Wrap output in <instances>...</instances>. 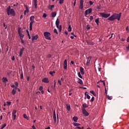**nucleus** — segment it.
<instances>
[{"label": "nucleus", "mask_w": 129, "mask_h": 129, "mask_svg": "<svg viewBox=\"0 0 129 129\" xmlns=\"http://www.w3.org/2000/svg\"><path fill=\"white\" fill-rule=\"evenodd\" d=\"M25 8H26V13H29V9H28V6L26 5H24Z\"/></svg>", "instance_id": "nucleus-33"}, {"label": "nucleus", "mask_w": 129, "mask_h": 129, "mask_svg": "<svg viewBox=\"0 0 129 129\" xmlns=\"http://www.w3.org/2000/svg\"><path fill=\"white\" fill-rule=\"evenodd\" d=\"M80 72H81V74L82 75H84V69H83V68H82V67H80Z\"/></svg>", "instance_id": "nucleus-14"}, {"label": "nucleus", "mask_w": 129, "mask_h": 129, "mask_svg": "<svg viewBox=\"0 0 129 129\" xmlns=\"http://www.w3.org/2000/svg\"><path fill=\"white\" fill-rule=\"evenodd\" d=\"M56 15H57V13L56 12H53L51 14L52 18H55L56 17Z\"/></svg>", "instance_id": "nucleus-27"}, {"label": "nucleus", "mask_w": 129, "mask_h": 129, "mask_svg": "<svg viewBox=\"0 0 129 129\" xmlns=\"http://www.w3.org/2000/svg\"><path fill=\"white\" fill-rule=\"evenodd\" d=\"M63 68L67 69V60L65 59L63 62Z\"/></svg>", "instance_id": "nucleus-10"}, {"label": "nucleus", "mask_w": 129, "mask_h": 129, "mask_svg": "<svg viewBox=\"0 0 129 129\" xmlns=\"http://www.w3.org/2000/svg\"><path fill=\"white\" fill-rule=\"evenodd\" d=\"M53 8H54V5L49 6L48 9L50 10V11H53Z\"/></svg>", "instance_id": "nucleus-24"}, {"label": "nucleus", "mask_w": 129, "mask_h": 129, "mask_svg": "<svg viewBox=\"0 0 129 129\" xmlns=\"http://www.w3.org/2000/svg\"><path fill=\"white\" fill-rule=\"evenodd\" d=\"M78 83H79V84H81V85H82L83 84V82H82V80L79 79L78 81Z\"/></svg>", "instance_id": "nucleus-21"}, {"label": "nucleus", "mask_w": 129, "mask_h": 129, "mask_svg": "<svg viewBox=\"0 0 129 129\" xmlns=\"http://www.w3.org/2000/svg\"><path fill=\"white\" fill-rule=\"evenodd\" d=\"M33 4H34L35 9H37V0H33Z\"/></svg>", "instance_id": "nucleus-19"}, {"label": "nucleus", "mask_w": 129, "mask_h": 129, "mask_svg": "<svg viewBox=\"0 0 129 129\" xmlns=\"http://www.w3.org/2000/svg\"><path fill=\"white\" fill-rule=\"evenodd\" d=\"M18 88V87H15V89H13L12 91V93L13 95H15L16 94V93L17 92V89Z\"/></svg>", "instance_id": "nucleus-12"}, {"label": "nucleus", "mask_w": 129, "mask_h": 129, "mask_svg": "<svg viewBox=\"0 0 129 129\" xmlns=\"http://www.w3.org/2000/svg\"><path fill=\"white\" fill-rule=\"evenodd\" d=\"M32 128H33V129H36V127H35L34 125H33V126H32Z\"/></svg>", "instance_id": "nucleus-62"}, {"label": "nucleus", "mask_w": 129, "mask_h": 129, "mask_svg": "<svg viewBox=\"0 0 129 129\" xmlns=\"http://www.w3.org/2000/svg\"><path fill=\"white\" fill-rule=\"evenodd\" d=\"M53 120L54 123H56V122L57 121V118L56 117V113L55 112V111H53Z\"/></svg>", "instance_id": "nucleus-8"}, {"label": "nucleus", "mask_w": 129, "mask_h": 129, "mask_svg": "<svg viewBox=\"0 0 129 129\" xmlns=\"http://www.w3.org/2000/svg\"><path fill=\"white\" fill-rule=\"evenodd\" d=\"M6 126H7V124L4 123V124L2 125V127L1 128V129H4V128H5V127H6Z\"/></svg>", "instance_id": "nucleus-36"}, {"label": "nucleus", "mask_w": 129, "mask_h": 129, "mask_svg": "<svg viewBox=\"0 0 129 129\" xmlns=\"http://www.w3.org/2000/svg\"><path fill=\"white\" fill-rule=\"evenodd\" d=\"M16 113H17V110H13V111L12 112V114H16Z\"/></svg>", "instance_id": "nucleus-45"}, {"label": "nucleus", "mask_w": 129, "mask_h": 129, "mask_svg": "<svg viewBox=\"0 0 129 129\" xmlns=\"http://www.w3.org/2000/svg\"><path fill=\"white\" fill-rule=\"evenodd\" d=\"M67 106V109L68 111H70L71 109V107L70 106V104H67L66 105Z\"/></svg>", "instance_id": "nucleus-17"}, {"label": "nucleus", "mask_w": 129, "mask_h": 129, "mask_svg": "<svg viewBox=\"0 0 129 129\" xmlns=\"http://www.w3.org/2000/svg\"><path fill=\"white\" fill-rule=\"evenodd\" d=\"M37 39H38V35L32 36V41H35V40H37Z\"/></svg>", "instance_id": "nucleus-18"}, {"label": "nucleus", "mask_w": 129, "mask_h": 129, "mask_svg": "<svg viewBox=\"0 0 129 129\" xmlns=\"http://www.w3.org/2000/svg\"><path fill=\"white\" fill-rule=\"evenodd\" d=\"M71 31H72V28H71V25H69V27H68V31L69 32H71Z\"/></svg>", "instance_id": "nucleus-29"}, {"label": "nucleus", "mask_w": 129, "mask_h": 129, "mask_svg": "<svg viewBox=\"0 0 129 129\" xmlns=\"http://www.w3.org/2000/svg\"><path fill=\"white\" fill-rule=\"evenodd\" d=\"M83 3H84V1L83 0H80V5H83Z\"/></svg>", "instance_id": "nucleus-50"}, {"label": "nucleus", "mask_w": 129, "mask_h": 129, "mask_svg": "<svg viewBox=\"0 0 129 129\" xmlns=\"http://www.w3.org/2000/svg\"><path fill=\"white\" fill-rule=\"evenodd\" d=\"M100 15L102 17V18H108V17L110 16V14H106L104 13H100Z\"/></svg>", "instance_id": "nucleus-4"}, {"label": "nucleus", "mask_w": 129, "mask_h": 129, "mask_svg": "<svg viewBox=\"0 0 129 129\" xmlns=\"http://www.w3.org/2000/svg\"><path fill=\"white\" fill-rule=\"evenodd\" d=\"M4 27H5V29H7V25H6V23H4Z\"/></svg>", "instance_id": "nucleus-59"}, {"label": "nucleus", "mask_w": 129, "mask_h": 129, "mask_svg": "<svg viewBox=\"0 0 129 129\" xmlns=\"http://www.w3.org/2000/svg\"><path fill=\"white\" fill-rule=\"evenodd\" d=\"M32 26H33V24L30 23V24H29V30H30V31H32V30H33Z\"/></svg>", "instance_id": "nucleus-25"}, {"label": "nucleus", "mask_w": 129, "mask_h": 129, "mask_svg": "<svg viewBox=\"0 0 129 129\" xmlns=\"http://www.w3.org/2000/svg\"><path fill=\"white\" fill-rule=\"evenodd\" d=\"M82 110L85 116H88V115H89V113H88L87 111H86V110L84 108H82Z\"/></svg>", "instance_id": "nucleus-6"}, {"label": "nucleus", "mask_w": 129, "mask_h": 129, "mask_svg": "<svg viewBox=\"0 0 129 129\" xmlns=\"http://www.w3.org/2000/svg\"><path fill=\"white\" fill-rule=\"evenodd\" d=\"M97 83H100V84H103V85L105 86V83H104V81H103L100 80L99 82H97Z\"/></svg>", "instance_id": "nucleus-22"}, {"label": "nucleus", "mask_w": 129, "mask_h": 129, "mask_svg": "<svg viewBox=\"0 0 129 129\" xmlns=\"http://www.w3.org/2000/svg\"><path fill=\"white\" fill-rule=\"evenodd\" d=\"M95 23H96L97 25H99V18H97L95 19Z\"/></svg>", "instance_id": "nucleus-28"}, {"label": "nucleus", "mask_w": 129, "mask_h": 129, "mask_svg": "<svg viewBox=\"0 0 129 129\" xmlns=\"http://www.w3.org/2000/svg\"><path fill=\"white\" fill-rule=\"evenodd\" d=\"M12 60L13 61H14V60H15V56H13V57H12Z\"/></svg>", "instance_id": "nucleus-61"}, {"label": "nucleus", "mask_w": 129, "mask_h": 129, "mask_svg": "<svg viewBox=\"0 0 129 129\" xmlns=\"http://www.w3.org/2000/svg\"><path fill=\"white\" fill-rule=\"evenodd\" d=\"M49 74H50V75L53 76V75H54V74H55V72L54 71L49 72Z\"/></svg>", "instance_id": "nucleus-32"}, {"label": "nucleus", "mask_w": 129, "mask_h": 129, "mask_svg": "<svg viewBox=\"0 0 129 129\" xmlns=\"http://www.w3.org/2000/svg\"><path fill=\"white\" fill-rule=\"evenodd\" d=\"M121 17V13H120L119 14H114L113 20H117V21H120Z\"/></svg>", "instance_id": "nucleus-2"}, {"label": "nucleus", "mask_w": 129, "mask_h": 129, "mask_svg": "<svg viewBox=\"0 0 129 129\" xmlns=\"http://www.w3.org/2000/svg\"><path fill=\"white\" fill-rule=\"evenodd\" d=\"M58 83H59V85H61L62 84L61 83V81L60 80H58Z\"/></svg>", "instance_id": "nucleus-55"}, {"label": "nucleus", "mask_w": 129, "mask_h": 129, "mask_svg": "<svg viewBox=\"0 0 129 129\" xmlns=\"http://www.w3.org/2000/svg\"><path fill=\"white\" fill-rule=\"evenodd\" d=\"M89 45H93V42L90 41L88 42Z\"/></svg>", "instance_id": "nucleus-52"}, {"label": "nucleus", "mask_w": 129, "mask_h": 129, "mask_svg": "<svg viewBox=\"0 0 129 129\" xmlns=\"http://www.w3.org/2000/svg\"><path fill=\"white\" fill-rule=\"evenodd\" d=\"M92 13V8L88 9V10H86L85 12V16L86 17L87 15H89V14H91Z\"/></svg>", "instance_id": "nucleus-5"}, {"label": "nucleus", "mask_w": 129, "mask_h": 129, "mask_svg": "<svg viewBox=\"0 0 129 129\" xmlns=\"http://www.w3.org/2000/svg\"><path fill=\"white\" fill-rule=\"evenodd\" d=\"M79 8L81 10H83V4H80Z\"/></svg>", "instance_id": "nucleus-41"}, {"label": "nucleus", "mask_w": 129, "mask_h": 129, "mask_svg": "<svg viewBox=\"0 0 129 129\" xmlns=\"http://www.w3.org/2000/svg\"><path fill=\"white\" fill-rule=\"evenodd\" d=\"M73 119L74 121H75V122H77L78 118L76 116H74V117H73Z\"/></svg>", "instance_id": "nucleus-23"}, {"label": "nucleus", "mask_w": 129, "mask_h": 129, "mask_svg": "<svg viewBox=\"0 0 129 129\" xmlns=\"http://www.w3.org/2000/svg\"><path fill=\"white\" fill-rule=\"evenodd\" d=\"M91 100V101H94V97H92Z\"/></svg>", "instance_id": "nucleus-58"}, {"label": "nucleus", "mask_w": 129, "mask_h": 129, "mask_svg": "<svg viewBox=\"0 0 129 129\" xmlns=\"http://www.w3.org/2000/svg\"><path fill=\"white\" fill-rule=\"evenodd\" d=\"M91 56H89L87 59V63H86V65L87 66H88L89 65V64H90V60H91Z\"/></svg>", "instance_id": "nucleus-9"}, {"label": "nucleus", "mask_w": 129, "mask_h": 129, "mask_svg": "<svg viewBox=\"0 0 129 129\" xmlns=\"http://www.w3.org/2000/svg\"><path fill=\"white\" fill-rule=\"evenodd\" d=\"M42 82H44V83H48L49 80L48 78H44L42 79Z\"/></svg>", "instance_id": "nucleus-16"}, {"label": "nucleus", "mask_w": 129, "mask_h": 129, "mask_svg": "<svg viewBox=\"0 0 129 129\" xmlns=\"http://www.w3.org/2000/svg\"><path fill=\"white\" fill-rule=\"evenodd\" d=\"M82 105H83V107H84V108H86L88 107V105H87V104H86V103L83 104Z\"/></svg>", "instance_id": "nucleus-31"}, {"label": "nucleus", "mask_w": 129, "mask_h": 129, "mask_svg": "<svg viewBox=\"0 0 129 129\" xmlns=\"http://www.w3.org/2000/svg\"><path fill=\"white\" fill-rule=\"evenodd\" d=\"M23 117H24V118H26V119H28V117L27 116V115H26V114H23Z\"/></svg>", "instance_id": "nucleus-46"}, {"label": "nucleus", "mask_w": 129, "mask_h": 129, "mask_svg": "<svg viewBox=\"0 0 129 129\" xmlns=\"http://www.w3.org/2000/svg\"><path fill=\"white\" fill-rule=\"evenodd\" d=\"M127 42H129V36L128 37V38L127 39Z\"/></svg>", "instance_id": "nucleus-63"}, {"label": "nucleus", "mask_w": 129, "mask_h": 129, "mask_svg": "<svg viewBox=\"0 0 129 129\" xmlns=\"http://www.w3.org/2000/svg\"><path fill=\"white\" fill-rule=\"evenodd\" d=\"M59 5H62V4H64V0H59Z\"/></svg>", "instance_id": "nucleus-37"}, {"label": "nucleus", "mask_w": 129, "mask_h": 129, "mask_svg": "<svg viewBox=\"0 0 129 129\" xmlns=\"http://www.w3.org/2000/svg\"><path fill=\"white\" fill-rule=\"evenodd\" d=\"M34 20H35V17L31 16L30 18V20L31 21L30 24H34Z\"/></svg>", "instance_id": "nucleus-11"}, {"label": "nucleus", "mask_w": 129, "mask_h": 129, "mask_svg": "<svg viewBox=\"0 0 129 129\" xmlns=\"http://www.w3.org/2000/svg\"><path fill=\"white\" fill-rule=\"evenodd\" d=\"M24 50H25V48H24V47H23L22 48H21L20 49V53H19V56H22V55H23Z\"/></svg>", "instance_id": "nucleus-13"}, {"label": "nucleus", "mask_w": 129, "mask_h": 129, "mask_svg": "<svg viewBox=\"0 0 129 129\" xmlns=\"http://www.w3.org/2000/svg\"><path fill=\"white\" fill-rule=\"evenodd\" d=\"M6 12L8 16H10V15H11V16H13V17H15V16H16L15 10L14 9H11V7L10 6L8 7V8L7 9Z\"/></svg>", "instance_id": "nucleus-1"}, {"label": "nucleus", "mask_w": 129, "mask_h": 129, "mask_svg": "<svg viewBox=\"0 0 129 129\" xmlns=\"http://www.w3.org/2000/svg\"><path fill=\"white\" fill-rule=\"evenodd\" d=\"M90 29V26L89 25L87 26V30H89Z\"/></svg>", "instance_id": "nucleus-54"}, {"label": "nucleus", "mask_w": 129, "mask_h": 129, "mask_svg": "<svg viewBox=\"0 0 129 129\" xmlns=\"http://www.w3.org/2000/svg\"><path fill=\"white\" fill-rule=\"evenodd\" d=\"M90 93L93 94V95H94V96H95V95H96L95 92H94V91H90Z\"/></svg>", "instance_id": "nucleus-38"}, {"label": "nucleus", "mask_w": 129, "mask_h": 129, "mask_svg": "<svg viewBox=\"0 0 129 129\" xmlns=\"http://www.w3.org/2000/svg\"><path fill=\"white\" fill-rule=\"evenodd\" d=\"M89 4H90V6H92V5H93V2H92V1H90Z\"/></svg>", "instance_id": "nucleus-53"}, {"label": "nucleus", "mask_w": 129, "mask_h": 129, "mask_svg": "<svg viewBox=\"0 0 129 129\" xmlns=\"http://www.w3.org/2000/svg\"><path fill=\"white\" fill-rule=\"evenodd\" d=\"M78 74L79 77H80V78L82 79V76H81V74H80V72H79Z\"/></svg>", "instance_id": "nucleus-42"}, {"label": "nucleus", "mask_w": 129, "mask_h": 129, "mask_svg": "<svg viewBox=\"0 0 129 129\" xmlns=\"http://www.w3.org/2000/svg\"><path fill=\"white\" fill-rule=\"evenodd\" d=\"M23 78H24V75L23 74V72H22L21 75V79H23Z\"/></svg>", "instance_id": "nucleus-47"}, {"label": "nucleus", "mask_w": 129, "mask_h": 129, "mask_svg": "<svg viewBox=\"0 0 129 129\" xmlns=\"http://www.w3.org/2000/svg\"><path fill=\"white\" fill-rule=\"evenodd\" d=\"M74 125L75 126H79V125H81V124H79V123H74Z\"/></svg>", "instance_id": "nucleus-39"}, {"label": "nucleus", "mask_w": 129, "mask_h": 129, "mask_svg": "<svg viewBox=\"0 0 129 129\" xmlns=\"http://www.w3.org/2000/svg\"><path fill=\"white\" fill-rule=\"evenodd\" d=\"M7 104H8V105H11V102H10V101H7Z\"/></svg>", "instance_id": "nucleus-56"}, {"label": "nucleus", "mask_w": 129, "mask_h": 129, "mask_svg": "<svg viewBox=\"0 0 129 129\" xmlns=\"http://www.w3.org/2000/svg\"><path fill=\"white\" fill-rule=\"evenodd\" d=\"M18 34L19 35L20 39H22L23 38H24V34L22 33V31H21V30H20V29H19L18 30Z\"/></svg>", "instance_id": "nucleus-7"}, {"label": "nucleus", "mask_w": 129, "mask_h": 129, "mask_svg": "<svg viewBox=\"0 0 129 129\" xmlns=\"http://www.w3.org/2000/svg\"><path fill=\"white\" fill-rule=\"evenodd\" d=\"M51 57H52V55H51V54L47 55V58H51Z\"/></svg>", "instance_id": "nucleus-57"}, {"label": "nucleus", "mask_w": 129, "mask_h": 129, "mask_svg": "<svg viewBox=\"0 0 129 129\" xmlns=\"http://www.w3.org/2000/svg\"><path fill=\"white\" fill-rule=\"evenodd\" d=\"M43 35L45 39L47 40H51V37H50V36H51V33H50V32H45Z\"/></svg>", "instance_id": "nucleus-3"}, {"label": "nucleus", "mask_w": 129, "mask_h": 129, "mask_svg": "<svg viewBox=\"0 0 129 129\" xmlns=\"http://www.w3.org/2000/svg\"><path fill=\"white\" fill-rule=\"evenodd\" d=\"M54 33H55V34H56V35H58V31H57V29H54L53 30Z\"/></svg>", "instance_id": "nucleus-40"}, {"label": "nucleus", "mask_w": 129, "mask_h": 129, "mask_svg": "<svg viewBox=\"0 0 129 129\" xmlns=\"http://www.w3.org/2000/svg\"><path fill=\"white\" fill-rule=\"evenodd\" d=\"M42 18H47V14H46V13H44L42 16Z\"/></svg>", "instance_id": "nucleus-44"}, {"label": "nucleus", "mask_w": 129, "mask_h": 129, "mask_svg": "<svg viewBox=\"0 0 129 129\" xmlns=\"http://www.w3.org/2000/svg\"><path fill=\"white\" fill-rule=\"evenodd\" d=\"M12 115L13 116V120H16V118L17 117V115L16 114H13Z\"/></svg>", "instance_id": "nucleus-34"}, {"label": "nucleus", "mask_w": 129, "mask_h": 129, "mask_svg": "<svg viewBox=\"0 0 129 129\" xmlns=\"http://www.w3.org/2000/svg\"><path fill=\"white\" fill-rule=\"evenodd\" d=\"M85 95L87 96V98H88V99H90V96L88 95V93L87 92H86L85 93Z\"/></svg>", "instance_id": "nucleus-20"}, {"label": "nucleus", "mask_w": 129, "mask_h": 129, "mask_svg": "<svg viewBox=\"0 0 129 129\" xmlns=\"http://www.w3.org/2000/svg\"><path fill=\"white\" fill-rule=\"evenodd\" d=\"M39 90L40 91H42V90H43V86H41L40 87H39Z\"/></svg>", "instance_id": "nucleus-48"}, {"label": "nucleus", "mask_w": 129, "mask_h": 129, "mask_svg": "<svg viewBox=\"0 0 129 129\" xmlns=\"http://www.w3.org/2000/svg\"><path fill=\"white\" fill-rule=\"evenodd\" d=\"M45 129H50V126H48L47 127L45 128Z\"/></svg>", "instance_id": "nucleus-64"}, {"label": "nucleus", "mask_w": 129, "mask_h": 129, "mask_svg": "<svg viewBox=\"0 0 129 129\" xmlns=\"http://www.w3.org/2000/svg\"><path fill=\"white\" fill-rule=\"evenodd\" d=\"M59 24H60V21L57 19L56 21L55 25H59Z\"/></svg>", "instance_id": "nucleus-35"}, {"label": "nucleus", "mask_w": 129, "mask_h": 129, "mask_svg": "<svg viewBox=\"0 0 129 129\" xmlns=\"http://www.w3.org/2000/svg\"><path fill=\"white\" fill-rule=\"evenodd\" d=\"M93 20V16H91L90 17V21H92Z\"/></svg>", "instance_id": "nucleus-51"}, {"label": "nucleus", "mask_w": 129, "mask_h": 129, "mask_svg": "<svg viewBox=\"0 0 129 129\" xmlns=\"http://www.w3.org/2000/svg\"><path fill=\"white\" fill-rule=\"evenodd\" d=\"M20 40L21 41V43H24V40H23V38H20Z\"/></svg>", "instance_id": "nucleus-60"}, {"label": "nucleus", "mask_w": 129, "mask_h": 129, "mask_svg": "<svg viewBox=\"0 0 129 129\" xmlns=\"http://www.w3.org/2000/svg\"><path fill=\"white\" fill-rule=\"evenodd\" d=\"M56 26L57 29H59V32H61L62 31V25H59H59L56 24Z\"/></svg>", "instance_id": "nucleus-15"}, {"label": "nucleus", "mask_w": 129, "mask_h": 129, "mask_svg": "<svg viewBox=\"0 0 129 129\" xmlns=\"http://www.w3.org/2000/svg\"><path fill=\"white\" fill-rule=\"evenodd\" d=\"M107 98H108V99L111 100V99H112V96H107Z\"/></svg>", "instance_id": "nucleus-43"}, {"label": "nucleus", "mask_w": 129, "mask_h": 129, "mask_svg": "<svg viewBox=\"0 0 129 129\" xmlns=\"http://www.w3.org/2000/svg\"><path fill=\"white\" fill-rule=\"evenodd\" d=\"M15 84L17 87L19 86V83H18V82H15Z\"/></svg>", "instance_id": "nucleus-49"}, {"label": "nucleus", "mask_w": 129, "mask_h": 129, "mask_svg": "<svg viewBox=\"0 0 129 129\" xmlns=\"http://www.w3.org/2000/svg\"><path fill=\"white\" fill-rule=\"evenodd\" d=\"M3 82H4V83H6V82H8V79H7V78L4 77V78H3Z\"/></svg>", "instance_id": "nucleus-26"}, {"label": "nucleus", "mask_w": 129, "mask_h": 129, "mask_svg": "<svg viewBox=\"0 0 129 129\" xmlns=\"http://www.w3.org/2000/svg\"><path fill=\"white\" fill-rule=\"evenodd\" d=\"M108 20L109 21H112L113 20V15H112L111 17L108 18Z\"/></svg>", "instance_id": "nucleus-30"}]
</instances>
